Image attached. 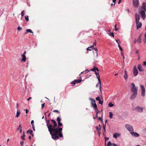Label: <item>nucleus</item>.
Instances as JSON below:
<instances>
[{
    "label": "nucleus",
    "instance_id": "4",
    "mask_svg": "<svg viewBox=\"0 0 146 146\" xmlns=\"http://www.w3.org/2000/svg\"><path fill=\"white\" fill-rule=\"evenodd\" d=\"M125 126L126 129L129 131L130 133L133 131L134 129L133 127L131 125L129 124H125Z\"/></svg>",
    "mask_w": 146,
    "mask_h": 146
},
{
    "label": "nucleus",
    "instance_id": "9",
    "mask_svg": "<svg viewBox=\"0 0 146 146\" xmlns=\"http://www.w3.org/2000/svg\"><path fill=\"white\" fill-rule=\"evenodd\" d=\"M26 53V51H25L23 54L22 55V58L21 60V62L23 61L25 62L26 60V57L25 54Z\"/></svg>",
    "mask_w": 146,
    "mask_h": 146
},
{
    "label": "nucleus",
    "instance_id": "45",
    "mask_svg": "<svg viewBox=\"0 0 146 146\" xmlns=\"http://www.w3.org/2000/svg\"><path fill=\"white\" fill-rule=\"evenodd\" d=\"M116 41L118 45V44H119L120 43V42L119 40H116Z\"/></svg>",
    "mask_w": 146,
    "mask_h": 146
},
{
    "label": "nucleus",
    "instance_id": "48",
    "mask_svg": "<svg viewBox=\"0 0 146 146\" xmlns=\"http://www.w3.org/2000/svg\"><path fill=\"white\" fill-rule=\"evenodd\" d=\"M31 123L32 125H34V121L33 120H32L31 122Z\"/></svg>",
    "mask_w": 146,
    "mask_h": 146
},
{
    "label": "nucleus",
    "instance_id": "53",
    "mask_svg": "<svg viewBox=\"0 0 146 146\" xmlns=\"http://www.w3.org/2000/svg\"><path fill=\"white\" fill-rule=\"evenodd\" d=\"M95 74L96 75V76L98 75L99 76V73H97L96 71L95 72Z\"/></svg>",
    "mask_w": 146,
    "mask_h": 146
},
{
    "label": "nucleus",
    "instance_id": "5",
    "mask_svg": "<svg viewBox=\"0 0 146 146\" xmlns=\"http://www.w3.org/2000/svg\"><path fill=\"white\" fill-rule=\"evenodd\" d=\"M132 110L138 112H142L143 111V108L139 106H137L135 108H132Z\"/></svg>",
    "mask_w": 146,
    "mask_h": 146
},
{
    "label": "nucleus",
    "instance_id": "52",
    "mask_svg": "<svg viewBox=\"0 0 146 146\" xmlns=\"http://www.w3.org/2000/svg\"><path fill=\"white\" fill-rule=\"evenodd\" d=\"M94 49L96 51L97 54H98L97 51H98V50L97 48H94Z\"/></svg>",
    "mask_w": 146,
    "mask_h": 146
},
{
    "label": "nucleus",
    "instance_id": "62",
    "mask_svg": "<svg viewBox=\"0 0 146 146\" xmlns=\"http://www.w3.org/2000/svg\"><path fill=\"white\" fill-rule=\"evenodd\" d=\"M25 111H26V113L27 114V113H28V110H27V109H25Z\"/></svg>",
    "mask_w": 146,
    "mask_h": 146
},
{
    "label": "nucleus",
    "instance_id": "20",
    "mask_svg": "<svg viewBox=\"0 0 146 146\" xmlns=\"http://www.w3.org/2000/svg\"><path fill=\"white\" fill-rule=\"evenodd\" d=\"M21 113V111L19 109H18L17 110V114L16 115V117H18L20 114Z\"/></svg>",
    "mask_w": 146,
    "mask_h": 146
},
{
    "label": "nucleus",
    "instance_id": "30",
    "mask_svg": "<svg viewBox=\"0 0 146 146\" xmlns=\"http://www.w3.org/2000/svg\"><path fill=\"white\" fill-rule=\"evenodd\" d=\"M109 115H110V119H112V116L113 115V114L112 112H110L109 113Z\"/></svg>",
    "mask_w": 146,
    "mask_h": 146
},
{
    "label": "nucleus",
    "instance_id": "43",
    "mask_svg": "<svg viewBox=\"0 0 146 146\" xmlns=\"http://www.w3.org/2000/svg\"><path fill=\"white\" fill-rule=\"evenodd\" d=\"M53 112H56L57 113H59V111L57 110H54L53 111Z\"/></svg>",
    "mask_w": 146,
    "mask_h": 146
},
{
    "label": "nucleus",
    "instance_id": "40",
    "mask_svg": "<svg viewBox=\"0 0 146 146\" xmlns=\"http://www.w3.org/2000/svg\"><path fill=\"white\" fill-rule=\"evenodd\" d=\"M71 83L72 84H73L74 85L76 83V82L75 81V80H74L73 81H72Z\"/></svg>",
    "mask_w": 146,
    "mask_h": 146
},
{
    "label": "nucleus",
    "instance_id": "54",
    "mask_svg": "<svg viewBox=\"0 0 146 146\" xmlns=\"http://www.w3.org/2000/svg\"><path fill=\"white\" fill-rule=\"evenodd\" d=\"M32 126V127H33V130L34 131H35V127H34V125H33Z\"/></svg>",
    "mask_w": 146,
    "mask_h": 146
},
{
    "label": "nucleus",
    "instance_id": "26",
    "mask_svg": "<svg viewBox=\"0 0 146 146\" xmlns=\"http://www.w3.org/2000/svg\"><path fill=\"white\" fill-rule=\"evenodd\" d=\"M26 31L31 33H33V32L31 29H27L26 30Z\"/></svg>",
    "mask_w": 146,
    "mask_h": 146
},
{
    "label": "nucleus",
    "instance_id": "58",
    "mask_svg": "<svg viewBox=\"0 0 146 146\" xmlns=\"http://www.w3.org/2000/svg\"><path fill=\"white\" fill-rule=\"evenodd\" d=\"M126 11H127V12L129 13V9H126Z\"/></svg>",
    "mask_w": 146,
    "mask_h": 146
},
{
    "label": "nucleus",
    "instance_id": "16",
    "mask_svg": "<svg viewBox=\"0 0 146 146\" xmlns=\"http://www.w3.org/2000/svg\"><path fill=\"white\" fill-rule=\"evenodd\" d=\"M135 18L136 22H139L140 19L139 16L137 13L135 14Z\"/></svg>",
    "mask_w": 146,
    "mask_h": 146
},
{
    "label": "nucleus",
    "instance_id": "56",
    "mask_svg": "<svg viewBox=\"0 0 146 146\" xmlns=\"http://www.w3.org/2000/svg\"><path fill=\"white\" fill-rule=\"evenodd\" d=\"M116 0H113V2L114 3V5H115V1Z\"/></svg>",
    "mask_w": 146,
    "mask_h": 146
},
{
    "label": "nucleus",
    "instance_id": "44",
    "mask_svg": "<svg viewBox=\"0 0 146 146\" xmlns=\"http://www.w3.org/2000/svg\"><path fill=\"white\" fill-rule=\"evenodd\" d=\"M96 100L99 101L100 100V98L99 96L97 97L96 98Z\"/></svg>",
    "mask_w": 146,
    "mask_h": 146
},
{
    "label": "nucleus",
    "instance_id": "63",
    "mask_svg": "<svg viewBox=\"0 0 146 146\" xmlns=\"http://www.w3.org/2000/svg\"><path fill=\"white\" fill-rule=\"evenodd\" d=\"M89 48H90V47H88V48L87 49V50H89L90 51H91V50Z\"/></svg>",
    "mask_w": 146,
    "mask_h": 146
},
{
    "label": "nucleus",
    "instance_id": "10",
    "mask_svg": "<svg viewBox=\"0 0 146 146\" xmlns=\"http://www.w3.org/2000/svg\"><path fill=\"white\" fill-rule=\"evenodd\" d=\"M140 87L141 89V95L143 96H145V88L144 86L142 84L141 85Z\"/></svg>",
    "mask_w": 146,
    "mask_h": 146
},
{
    "label": "nucleus",
    "instance_id": "41",
    "mask_svg": "<svg viewBox=\"0 0 146 146\" xmlns=\"http://www.w3.org/2000/svg\"><path fill=\"white\" fill-rule=\"evenodd\" d=\"M22 29V28L21 27H20V26H19L18 27H17V30L19 31H20L21 30V29Z\"/></svg>",
    "mask_w": 146,
    "mask_h": 146
},
{
    "label": "nucleus",
    "instance_id": "15",
    "mask_svg": "<svg viewBox=\"0 0 146 146\" xmlns=\"http://www.w3.org/2000/svg\"><path fill=\"white\" fill-rule=\"evenodd\" d=\"M136 24L137 29H138L139 28H141L142 26V23L141 22H136Z\"/></svg>",
    "mask_w": 146,
    "mask_h": 146
},
{
    "label": "nucleus",
    "instance_id": "23",
    "mask_svg": "<svg viewBox=\"0 0 146 146\" xmlns=\"http://www.w3.org/2000/svg\"><path fill=\"white\" fill-rule=\"evenodd\" d=\"M27 133H30V134L33 136V131L32 130H28L27 131Z\"/></svg>",
    "mask_w": 146,
    "mask_h": 146
},
{
    "label": "nucleus",
    "instance_id": "60",
    "mask_svg": "<svg viewBox=\"0 0 146 146\" xmlns=\"http://www.w3.org/2000/svg\"><path fill=\"white\" fill-rule=\"evenodd\" d=\"M98 119L99 120H100L101 121H102V117H98Z\"/></svg>",
    "mask_w": 146,
    "mask_h": 146
},
{
    "label": "nucleus",
    "instance_id": "29",
    "mask_svg": "<svg viewBox=\"0 0 146 146\" xmlns=\"http://www.w3.org/2000/svg\"><path fill=\"white\" fill-rule=\"evenodd\" d=\"M112 145V144L110 141L108 142V144L106 145V146H111Z\"/></svg>",
    "mask_w": 146,
    "mask_h": 146
},
{
    "label": "nucleus",
    "instance_id": "18",
    "mask_svg": "<svg viewBox=\"0 0 146 146\" xmlns=\"http://www.w3.org/2000/svg\"><path fill=\"white\" fill-rule=\"evenodd\" d=\"M120 136V134L117 133H115L113 135V137L115 138H117Z\"/></svg>",
    "mask_w": 146,
    "mask_h": 146
},
{
    "label": "nucleus",
    "instance_id": "2",
    "mask_svg": "<svg viewBox=\"0 0 146 146\" xmlns=\"http://www.w3.org/2000/svg\"><path fill=\"white\" fill-rule=\"evenodd\" d=\"M141 15L143 19H145V11H146V3L143 2L142 4V6L139 9Z\"/></svg>",
    "mask_w": 146,
    "mask_h": 146
},
{
    "label": "nucleus",
    "instance_id": "64",
    "mask_svg": "<svg viewBox=\"0 0 146 146\" xmlns=\"http://www.w3.org/2000/svg\"><path fill=\"white\" fill-rule=\"evenodd\" d=\"M93 45L94 46H96V42H94Z\"/></svg>",
    "mask_w": 146,
    "mask_h": 146
},
{
    "label": "nucleus",
    "instance_id": "13",
    "mask_svg": "<svg viewBox=\"0 0 146 146\" xmlns=\"http://www.w3.org/2000/svg\"><path fill=\"white\" fill-rule=\"evenodd\" d=\"M133 94L130 96V98L131 100L134 99L136 97L137 92H133Z\"/></svg>",
    "mask_w": 146,
    "mask_h": 146
},
{
    "label": "nucleus",
    "instance_id": "27",
    "mask_svg": "<svg viewBox=\"0 0 146 146\" xmlns=\"http://www.w3.org/2000/svg\"><path fill=\"white\" fill-rule=\"evenodd\" d=\"M61 121V119L60 118L59 116L57 118V121L58 123L60 122Z\"/></svg>",
    "mask_w": 146,
    "mask_h": 146
},
{
    "label": "nucleus",
    "instance_id": "33",
    "mask_svg": "<svg viewBox=\"0 0 146 146\" xmlns=\"http://www.w3.org/2000/svg\"><path fill=\"white\" fill-rule=\"evenodd\" d=\"M25 19L27 21H28L29 20V19L28 17V15H26L25 16Z\"/></svg>",
    "mask_w": 146,
    "mask_h": 146
},
{
    "label": "nucleus",
    "instance_id": "49",
    "mask_svg": "<svg viewBox=\"0 0 146 146\" xmlns=\"http://www.w3.org/2000/svg\"><path fill=\"white\" fill-rule=\"evenodd\" d=\"M116 26H117V25H115V26H114L115 28V31H116L118 30V29L116 28Z\"/></svg>",
    "mask_w": 146,
    "mask_h": 146
},
{
    "label": "nucleus",
    "instance_id": "28",
    "mask_svg": "<svg viewBox=\"0 0 146 146\" xmlns=\"http://www.w3.org/2000/svg\"><path fill=\"white\" fill-rule=\"evenodd\" d=\"M75 81L77 83H78L81 82L82 81L81 80L77 79L75 80Z\"/></svg>",
    "mask_w": 146,
    "mask_h": 146
},
{
    "label": "nucleus",
    "instance_id": "37",
    "mask_svg": "<svg viewBox=\"0 0 146 146\" xmlns=\"http://www.w3.org/2000/svg\"><path fill=\"white\" fill-rule=\"evenodd\" d=\"M96 130L98 131V132L99 133V132H100V129L98 127H96Z\"/></svg>",
    "mask_w": 146,
    "mask_h": 146
},
{
    "label": "nucleus",
    "instance_id": "46",
    "mask_svg": "<svg viewBox=\"0 0 146 146\" xmlns=\"http://www.w3.org/2000/svg\"><path fill=\"white\" fill-rule=\"evenodd\" d=\"M93 107L94 108L96 111H97L98 110L97 106H96V108L95 107Z\"/></svg>",
    "mask_w": 146,
    "mask_h": 146
},
{
    "label": "nucleus",
    "instance_id": "57",
    "mask_svg": "<svg viewBox=\"0 0 146 146\" xmlns=\"http://www.w3.org/2000/svg\"><path fill=\"white\" fill-rule=\"evenodd\" d=\"M113 146H118L115 143H112Z\"/></svg>",
    "mask_w": 146,
    "mask_h": 146
},
{
    "label": "nucleus",
    "instance_id": "25",
    "mask_svg": "<svg viewBox=\"0 0 146 146\" xmlns=\"http://www.w3.org/2000/svg\"><path fill=\"white\" fill-rule=\"evenodd\" d=\"M96 112V117H93V118L94 119H96V118H97L98 117V113L100 112V111H98V110Z\"/></svg>",
    "mask_w": 146,
    "mask_h": 146
},
{
    "label": "nucleus",
    "instance_id": "38",
    "mask_svg": "<svg viewBox=\"0 0 146 146\" xmlns=\"http://www.w3.org/2000/svg\"><path fill=\"white\" fill-rule=\"evenodd\" d=\"M24 13H25V11H23L21 12V15L22 17L24 16Z\"/></svg>",
    "mask_w": 146,
    "mask_h": 146
},
{
    "label": "nucleus",
    "instance_id": "39",
    "mask_svg": "<svg viewBox=\"0 0 146 146\" xmlns=\"http://www.w3.org/2000/svg\"><path fill=\"white\" fill-rule=\"evenodd\" d=\"M58 127L61 126L62 125V124L60 122L58 123Z\"/></svg>",
    "mask_w": 146,
    "mask_h": 146
},
{
    "label": "nucleus",
    "instance_id": "12",
    "mask_svg": "<svg viewBox=\"0 0 146 146\" xmlns=\"http://www.w3.org/2000/svg\"><path fill=\"white\" fill-rule=\"evenodd\" d=\"M133 69V75L134 76H136L137 75L138 73V71L136 66H134Z\"/></svg>",
    "mask_w": 146,
    "mask_h": 146
},
{
    "label": "nucleus",
    "instance_id": "51",
    "mask_svg": "<svg viewBox=\"0 0 146 146\" xmlns=\"http://www.w3.org/2000/svg\"><path fill=\"white\" fill-rule=\"evenodd\" d=\"M109 139V138L108 137H105V141H107V140H108Z\"/></svg>",
    "mask_w": 146,
    "mask_h": 146
},
{
    "label": "nucleus",
    "instance_id": "21",
    "mask_svg": "<svg viewBox=\"0 0 146 146\" xmlns=\"http://www.w3.org/2000/svg\"><path fill=\"white\" fill-rule=\"evenodd\" d=\"M142 34H141V35L139 36V37H138V38L137 40V41L138 43H141V40L140 39V37L142 36Z\"/></svg>",
    "mask_w": 146,
    "mask_h": 146
},
{
    "label": "nucleus",
    "instance_id": "24",
    "mask_svg": "<svg viewBox=\"0 0 146 146\" xmlns=\"http://www.w3.org/2000/svg\"><path fill=\"white\" fill-rule=\"evenodd\" d=\"M25 133L24 132H23V135H22L21 137V139H23V140H25Z\"/></svg>",
    "mask_w": 146,
    "mask_h": 146
},
{
    "label": "nucleus",
    "instance_id": "19",
    "mask_svg": "<svg viewBox=\"0 0 146 146\" xmlns=\"http://www.w3.org/2000/svg\"><path fill=\"white\" fill-rule=\"evenodd\" d=\"M138 69L139 71L140 72L143 71V69L140 64H138Z\"/></svg>",
    "mask_w": 146,
    "mask_h": 146
},
{
    "label": "nucleus",
    "instance_id": "42",
    "mask_svg": "<svg viewBox=\"0 0 146 146\" xmlns=\"http://www.w3.org/2000/svg\"><path fill=\"white\" fill-rule=\"evenodd\" d=\"M109 35L110 36L112 37H114V35L113 33H110L109 34Z\"/></svg>",
    "mask_w": 146,
    "mask_h": 146
},
{
    "label": "nucleus",
    "instance_id": "11",
    "mask_svg": "<svg viewBox=\"0 0 146 146\" xmlns=\"http://www.w3.org/2000/svg\"><path fill=\"white\" fill-rule=\"evenodd\" d=\"M130 133L132 136L134 137H138L139 136V135L138 133L133 131L131 132Z\"/></svg>",
    "mask_w": 146,
    "mask_h": 146
},
{
    "label": "nucleus",
    "instance_id": "22",
    "mask_svg": "<svg viewBox=\"0 0 146 146\" xmlns=\"http://www.w3.org/2000/svg\"><path fill=\"white\" fill-rule=\"evenodd\" d=\"M96 70H97L98 71H99V70L98 68H97L96 67H95V66H94V68L91 69V70L93 72L96 71Z\"/></svg>",
    "mask_w": 146,
    "mask_h": 146
},
{
    "label": "nucleus",
    "instance_id": "34",
    "mask_svg": "<svg viewBox=\"0 0 146 146\" xmlns=\"http://www.w3.org/2000/svg\"><path fill=\"white\" fill-rule=\"evenodd\" d=\"M22 127L21 125V124H20L19 125V127L17 129V130L19 131V130H20V129H22Z\"/></svg>",
    "mask_w": 146,
    "mask_h": 146
},
{
    "label": "nucleus",
    "instance_id": "59",
    "mask_svg": "<svg viewBox=\"0 0 146 146\" xmlns=\"http://www.w3.org/2000/svg\"><path fill=\"white\" fill-rule=\"evenodd\" d=\"M45 103H44L42 104V108L44 106Z\"/></svg>",
    "mask_w": 146,
    "mask_h": 146
},
{
    "label": "nucleus",
    "instance_id": "6",
    "mask_svg": "<svg viewBox=\"0 0 146 146\" xmlns=\"http://www.w3.org/2000/svg\"><path fill=\"white\" fill-rule=\"evenodd\" d=\"M55 129H56L57 130L58 132L57 133V135H59L60 137H62L63 135L62 133V128L58 127L57 128L55 127Z\"/></svg>",
    "mask_w": 146,
    "mask_h": 146
},
{
    "label": "nucleus",
    "instance_id": "35",
    "mask_svg": "<svg viewBox=\"0 0 146 146\" xmlns=\"http://www.w3.org/2000/svg\"><path fill=\"white\" fill-rule=\"evenodd\" d=\"M118 47H119V50H121V51H123V50L122 49V48H121V46H120V44H118Z\"/></svg>",
    "mask_w": 146,
    "mask_h": 146
},
{
    "label": "nucleus",
    "instance_id": "7",
    "mask_svg": "<svg viewBox=\"0 0 146 146\" xmlns=\"http://www.w3.org/2000/svg\"><path fill=\"white\" fill-rule=\"evenodd\" d=\"M89 100L91 101V106L92 107H96V105L95 100L91 98H89Z\"/></svg>",
    "mask_w": 146,
    "mask_h": 146
},
{
    "label": "nucleus",
    "instance_id": "8",
    "mask_svg": "<svg viewBox=\"0 0 146 146\" xmlns=\"http://www.w3.org/2000/svg\"><path fill=\"white\" fill-rule=\"evenodd\" d=\"M139 0H133V3L134 6L137 7L139 5Z\"/></svg>",
    "mask_w": 146,
    "mask_h": 146
},
{
    "label": "nucleus",
    "instance_id": "50",
    "mask_svg": "<svg viewBox=\"0 0 146 146\" xmlns=\"http://www.w3.org/2000/svg\"><path fill=\"white\" fill-rule=\"evenodd\" d=\"M99 103L101 104H102L103 103V101H101L100 100L99 101Z\"/></svg>",
    "mask_w": 146,
    "mask_h": 146
},
{
    "label": "nucleus",
    "instance_id": "47",
    "mask_svg": "<svg viewBox=\"0 0 146 146\" xmlns=\"http://www.w3.org/2000/svg\"><path fill=\"white\" fill-rule=\"evenodd\" d=\"M23 143H24V141H21L20 142V144H21V146H23Z\"/></svg>",
    "mask_w": 146,
    "mask_h": 146
},
{
    "label": "nucleus",
    "instance_id": "3",
    "mask_svg": "<svg viewBox=\"0 0 146 146\" xmlns=\"http://www.w3.org/2000/svg\"><path fill=\"white\" fill-rule=\"evenodd\" d=\"M130 88L132 92H137L138 89L136 87L134 83H132L131 84V86H130Z\"/></svg>",
    "mask_w": 146,
    "mask_h": 146
},
{
    "label": "nucleus",
    "instance_id": "14",
    "mask_svg": "<svg viewBox=\"0 0 146 146\" xmlns=\"http://www.w3.org/2000/svg\"><path fill=\"white\" fill-rule=\"evenodd\" d=\"M96 77L97 78H98V83L99 84L100 86L99 88L100 91L101 92V82L100 81V80L99 77V76L98 75L96 76Z\"/></svg>",
    "mask_w": 146,
    "mask_h": 146
},
{
    "label": "nucleus",
    "instance_id": "36",
    "mask_svg": "<svg viewBox=\"0 0 146 146\" xmlns=\"http://www.w3.org/2000/svg\"><path fill=\"white\" fill-rule=\"evenodd\" d=\"M145 36V38L143 40L144 42L145 43L146 42V33H145L144 34Z\"/></svg>",
    "mask_w": 146,
    "mask_h": 146
},
{
    "label": "nucleus",
    "instance_id": "17",
    "mask_svg": "<svg viewBox=\"0 0 146 146\" xmlns=\"http://www.w3.org/2000/svg\"><path fill=\"white\" fill-rule=\"evenodd\" d=\"M125 74L124 76V78L125 80L127 79L128 78L127 74V72L126 70H124Z\"/></svg>",
    "mask_w": 146,
    "mask_h": 146
},
{
    "label": "nucleus",
    "instance_id": "61",
    "mask_svg": "<svg viewBox=\"0 0 146 146\" xmlns=\"http://www.w3.org/2000/svg\"><path fill=\"white\" fill-rule=\"evenodd\" d=\"M94 46L93 45H92L90 47V48H94Z\"/></svg>",
    "mask_w": 146,
    "mask_h": 146
},
{
    "label": "nucleus",
    "instance_id": "31",
    "mask_svg": "<svg viewBox=\"0 0 146 146\" xmlns=\"http://www.w3.org/2000/svg\"><path fill=\"white\" fill-rule=\"evenodd\" d=\"M106 124L105 125H104V124L103 125V128L104 131V133H106Z\"/></svg>",
    "mask_w": 146,
    "mask_h": 146
},
{
    "label": "nucleus",
    "instance_id": "1",
    "mask_svg": "<svg viewBox=\"0 0 146 146\" xmlns=\"http://www.w3.org/2000/svg\"><path fill=\"white\" fill-rule=\"evenodd\" d=\"M51 121L54 125L50 123V120H46V126L48 129L49 131L52 135V138L54 140H57L59 138V136L57 134V133L58 132L57 130L55 129V127L57 126V124L54 120L52 119Z\"/></svg>",
    "mask_w": 146,
    "mask_h": 146
},
{
    "label": "nucleus",
    "instance_id": "55",
    "mask_svg": "<svg viewBox=\"0 0 146 146\" xmlns=\"http://www.w3.org/2000/svg\"><path fill=\"white\" fill-rule=\"evenodd\" d=\"M143 66H145L146 65V61L143 62Z\"/></svg>",
    "mask_w": 146,
    "mask_h": 146
},
{
    "label": "nucleus",
    "instance_id": "32",
    "mask_svg": "<svg viewBox=\"0 0 146 146\" xmlns=\"http://www.w3.org/2000/svg\"><path fill=\"white\" fill-rule=\"evenodd\" d=\"M108 106L110 107H113L114 106V105L111 103H110L108 104Z\"/></svg>",
    "mask_w": 146,
    "mask_h": 146
}]
</instances>
